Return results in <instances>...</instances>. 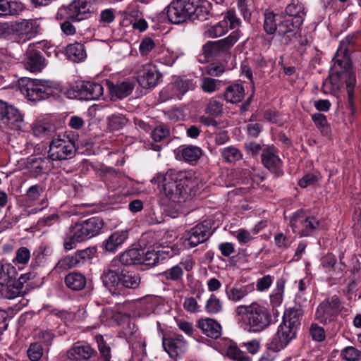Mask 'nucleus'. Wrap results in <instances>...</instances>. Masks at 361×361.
I'll return each instance as SVG.
<instances>
[{"instance_id":"nucleus-1","label":"nucleus","mask_w":361,"mask_h":361,"mask_svg":"<svg viewBox=\"0 0 361 361\" xmlns=\"http://www.w3.org/2000/svg\"><path fill=\"white\" fill-rule=\"evenodd\" d=\"M332 61L329 75L323 81L322 91L327 94L338 91L345 84L347 90L348 108L354 116L356 114L355 88L357 78L351 59L345 51L341 54L337 51Z\"/></svg>"},{"instance_id":"nucleus-2","label":"nucleus","mask_w":361,"mask_h":361,"mask_svg":"<svg viewBox=\"0 0 361 361\" xmlns=\"http://www.w3.org/2000/svg\"><path fill=\"white\" fill-rule=\"evenodd\" d=\"M212 7L207 0H172L164 12L171 23L178 25L188 20H208L212 16Z\"/></svg>"},{"instance_id":"nucleus-3","label":"nucleus","mask_w":361,"mask_h":361,"mask_svg":"<svg viewBox=\"0 0 361 361\" xmlns=\"http://www.w3.org/2000/svg\"><path fill=\"white\" fill-rule=\"evenodd\" d=\"M151 182L157 185L160 192L173 202H180V199L186 200L190 195L193 183L187 176L185 171H176L170 169L165 175L157 173Z\"/></svg>"},{"instance_id":"nucleus-4","label":"nucleus","mask_w":361,"mask_h":361,"mask_svg":"<svg viewBox=\"0 0 361 361\" xmlns=\"http://www.w3.org/2000/svg\"><path fill=\"white\" fill-rule=\"evenodd\" d=\"M301 316L300 309L290 308L286 310L276 332L267 343V349L281 351L296 339L301 324Z\"/></svg>"},{"instance_id":"nucleus-5","label":"nucleus","mask_w":361,"mask_h":361,"mask_svg":"<svg viewBox=\"0 0 361 361\" xmlns=\"http://www.w3.org/2000/svg\"><path fill=\"white\" fill-rule=\"evenodd\" d=\"M263 30L268 35L276 34L286 44L292 42L301 36L302 26L290 20L283 13L266 9L263 14Z\"/></svg>"},{"instance_id":"nucleus-6","label":"nucleus","mask_w":361,"mask_h":361,"mask_svg":"<svg viewBox=\"0 0 361 361\" xmlns=\"http://www.w3.org/2000/svg\"><path fill=\"white\" fill-rule=\"evenodd\" d=\"M94 12L91 0H73L68 6H61L56 13V19L64 20L61 23L62 32L66 35H73L76 29L72 22L87 19Z\"/></svg>"},{"instance_id":"nucleus-7","label":"nucleus","mask_w":361,"mask_h":361,"mask_svg":"<svg viewBox=\"0 0 361 361\" xmlns=\"http://www.w3.org/2000/svg\"><path fill=\"white\" fill-rule=\"evenodd\" d=\"M20 92L28 100L38 102L43 99H58L62 89L59 84L51 80L21 78L18 80Z\"/></svg>"},{"instance_id":"nucleus-8","label":"nucleus","mask_w":361,"mask_h":361,"mask_svg":"<svg viewBox=\"0 0 361 361\" xmlns=\"http://www.w3.org/2000/svg\"><path fill=\"white\" fill-rule=\"evenodd\" d=\"M99 354L85 342L78 341L67 351V357L69 361H111V350L106 343L104 337L100 335L95 336Z\"/></svg>"},{"instance_id":"nucleus-9","label":"nucleus","mask_w":361,"mask_h":361,"mask_svg":"<svg viewBox=\"0 0 361 361\" xmlns=\"http://www.w3.org/2000/svg\"><path fill=\"white\" fill-rule=\"evenodd\" d=\"M235 312L238 315H243L244 329L250 332H259L272 323L270 310L257 302L240 305Z\"/></svg>"},{"instance_id":"nucleus-10","label":"nucleus","mask_w":361,"mask_h":361,"mask_svg":"<svg viewBox=\"0 0 361 361\" xmlns=\"http://www.w3.org/2000/svg\"><path fill=\"white\" fill-rule=\"evenodd\" d=\"M240 35L241 32L237 29L225 38L207 42L202 47L204 61L220 60L226 63L231 57V49Z\"/></svg>"},{"instance_id":"nucleus-11","label":"nucleus","mask_w":361,"mask_h":361,"mask_svg":"<svg viewBox=\"0 0 361 361\" xmlns=\"http://www.w3.org/2000/svg\"><path fill=\"white\" fill-rule=\"evenodd\" d=\"M289 226L293 233L300 238L313 236L319 230L321 221L310 214V211L299 209L292 213L289 217Z\"/></svg>"},{"instance_id":"nucleus-12","label":"nucleus","mask_w":361,"mask_h":361,"mask_svg":"<svg viewBox=\"0 0 361 361\" xmlns=\"http://www.w3.org/2000/svg\"><path fill=\"white\" fill-rule=\"evenodd\" d=\"M75 151L73 142L54 138L49 144L48 157L52 161L53 167L56 166L68 172L71 170L70 167H68L70 159L74 157Z\"/></svg>"},{"instance_id":"nucleus-13","label":"nucleus","mask_w":361,"mask_h":361,"mask_svg":"<svg viewBox=\"0 0 361 361\" xmlns=\"http://www.w3.org/2000/svg\"><path fill=\"white\" fill-rule=\"evenodd\" d=\"M99 247L89 246L85 249H80L73 253L68 255L58 261L54 269L58 272H62L73 268H80L86 264L93 263L94 258H98Z\"/></svg>"},{"instance_id":"nucleus-14","label":"nucleus","mask_w":361,"mask_h":361,"mask_svg":"<svg viewBox=\"0 0 361 361\" xmlns=\"http://www.w3.org/2000/svg\"><path fill=\"white\" fill-rule=\"evenodd\" d=\"M214 225L212 219H207L186 231L181 238L184 246L192 248L206 242L214 232Z\"/></svg>"},{"instance_id":"nucleus-15","label":"nucleus","mask_w":361,"mask_h":361,"mask_svg":"<svg viewBox=\"0 0 361 361\" xmlns=\"http://www.w3.org/2000/svg\"><path fill=\"white\" fill-rule=\"evenodd\" d=\"M65 94L70 99L94 100L103 94V87L97 82L80 81L71 85Z\"/></svg>"},{"instance_id":"nucleus-16","label":"nucleus","mask_w":361,"mask_h":361,"mask_svg":"<svg viewBox=\"0 0 361 361\" xmlns=\"http://www.w3.org/2000/svg\"><path fill=\"white\" fill-rule=\"evenodd\" d=\"M341 305V301L336 295L325 298L316 309L315 319L324 325L335 322L340 312Z\"/></svg>"},{"instance_id":"nucleus-17","label":"nucleus","mask_w":361,"mask_h":361,"mask_svg":"<svg viewBox=\"0 0 361 361\" xmlns=\"http://www.w3.org/2000/svg\"><path fill=\"white\" fill-rule=\"evenodd\" d=\"M135 81L145 90H152L158 85L163 78L157 66L151 63H146L138 66L135 71Z\"/></svg>"},{"instance_id":"nucleus-18","label":"nucleus","mask_w":361,"mask_h":361,"mask_svg":"<svg viewBox=\"0 0 361 361\" xmlns=\"http://www.w3.org/2000/svg\"><path fill=\"white\" fill-rule=\"evenodd\" d=\"M147 257H149L148 250L145 251L141 247L130 246L117 255L114 260L118 261L125 268L137 265L151 267L150 259H147Z\"/></svg>"},{"instance_id":"nucleus-19","label":"nucleus","mask_w":361,"mask_h":361,"mask_svg":"<svg viewBox=\"0 0 361 361\" xmlns=\"http://www.w3.org/2000/svg\"><path fill=\"white\" fill-rule=\"evenodd\" d=\"M129 238V230H116L102 243L97 244L100 250L99 253L103 255H115Z\"/></svg>"},{"instance_id":"nucleus-20","label":"nucleus","mask_w":361,"mask_h":361,"mask_svg":"<svg viewBox=\"0 0 361 361\" xmlns=\"http://www.w3.org/2000/svg\"><path fill=\"white\" fill-rule=\"evenodd\" d=\"M0 124L11 130H20L24 125L23 116L18 109L0 100Z\"/></svg>"},{"instance_id":"nucleus-21","label":"nucleus","mask_w":361,"mask_h":361,"mask_svg":"<svg viewBox=\"0 0 361 361\" xmlns=\"http://www.w3.org/2000/svg\"><path fill=\"white\" fill-rule=\"evenodd\" d=\"M277 152L274 145H267L261 154V162L276 178H279L283 176L284 172L282 169L283 161L277 154Z\"/></svg>"},{"instance_id":"nucleus-22","label":"nucleus","mask_w":361,"mask_h":361,"mask_svg":"<svg viewBox=\"0 0 361 361\" xmlns=\"http://www.w3.org/2000/svg\"><path fill=\"white\" fill-rule=\"evenodd\" d=\"M162 345L164 350L174 360L180 358L188 350V345L181 334H174L163 336Z\"/></svg>"},{"instance_id":"nucleus-23","label":"nucleus","mask_w":361,"mask_h":361,"mask_svg":"<svg viewBox=\"0 0 361 361\" xmlns=\"http://www.w3.org/2000/svg\"><path fill=\"white\" fill-rule=\"evenodd\" d=\"M104 222L99 216H93L74 224L84 241L99 235L103 228Z\"/></svg>"},{"instance_id":"nucleus-24","label":"nucleus","mask_w":361,"mask_h":361,"mask_svg":"<svg viewBox=\"0 0 361 361\" xmlns=\"http://www.w3.org/2000/svg\"><path fill=\"white\" fill-rule=\"evenodd\" d=\"M12 31L19 36L31 39L41 33V25L37 20L23 19L11 25Z\"/></svg>"},{"instance_id":"nucleus-25","label":"nucleus","mask_w":361,"mask_h":361,"mask_svg":"<svg viewBox=\"0 0 361 361\" xmlns=\"http://www.w3.org/2000/svg\"><path fill=\"white\" fill-rule=\"evenodd\" d=\"M100 279L104 287L112 295H121L120 267L117 270L109 268L104 269Z\"/></svg>"},{"instance_id":"nucleus-26","label":"nucleus","mask_w":361,"mask_h":361,"mask_svg":"<svg viewBox=\"0 0 361 361\" xmlns=\"http://www.w3.org/2000/svg\"><path fill=\"white\" fill-rule=\"evenodd\" d=\"M126 338L133 351L145 352V340L138 332V328L134 323H129L124 330Z\"/></svg>"},{"instance_id":"nucleus-27","label":"nucleus","mask_w":361,"mask_h":361,"mask_svg":"<svg viewBox=\"0 0 361 361\" xmlns=\"http://www.w3.org/2000/svg\"><path fill=\"white\" fill-rule=\"evenodd\" d=\"M46 65V60L42 51L34 48L27 49L25 62V67L27 70L32 73L40 72Z\"/></svg>"},{"instance_id":"nucleus-28","label":"nucleus","mask_w":361,"mask_h":361,"mask_svg":"<svg viewBox=\"0 0 361 361\" xmlns=\"http://www.w3.org/2000/svg\"><path fill=\"white\" fill-rule=\"evenodd\" d=\"M282 13L290 20L302 26L307 11L303 4L298 0H292L291 3L285 8L284 13Z\"/></svg>"},{"instance_id":"nucleus-29","label":"nucleus","mask_w":361,"mask_h":361,"mask_svg":"<svg viewBox=\"0 0 361 361\" xmlns=\"http://www.w3.org/2000/svg\"><path fill=\"white\" fill-rule=\"evenodd\" d=\"M197 326L204 335L213 339H217L221 336L222 327L214 319L209 317L199 319L197 321Z\"/></svg>"},{"instance_id":"nucleus-30","label":"nucleus","mask_w":361,"mask_h":361,"mask_svg":"<svg viewBox=\"0 0 361 361\" xmlns=\"http://www.w3.org/2000/svg\"><path fill=\"white\" fill-rule=\"evenodd\" d=\"M120 277L121 295L124 293L125 289H136L140 284V274L125 267H120Z\"/></svg>"},{"instance_id":"nucleus-31","label":"nucleus","mask_w":361,"mask_h":361,"mask_svg":"<svg viewBox=\"0 0 361 361\" xmlns=\"http://www.w3.org/2000/svg\"><path fill=\"white\" fill-rule=\"evenodd\" d=\"M64 284L73 291H80L85 288L87 277L79 271H71L65 276Z\"/></svg>"},{"instance_id":"nucleus-32","label":"nucleus","mask_w":361,"mask_h":361,"mask_svg":"<svg viewBox=\"0 0 361 361\" xmlns=\"http://www.w3.org/2000/svg\"><path fill=\"white\" fill-rule=\"evenodd\" d=\"M167 88L171 92V97H176L180 99L188 90L194 88V83L192 80L178 77L168 85Z\"/></svg>"},{"instance_id":"nucleus-33","label":"nucleus","mask_w":361,"mask_h":361,"mask_svg":"<svg viewBox=\"0 0 361 361\" xmlns=\"http://www.w3.org/2000/svg\"><path fill=\"white\" fill-rule=\"evenodd\" d=\"M202 149L197 146L192 145H183L178 148V155L181 159L190 164L196 163L202 155Z\"/></svg>"},{"instance_id":"nucleus-34","label":"nucleus","mask_w":361,"mask_h":361,"mask_svg":"<svg viewBox=\"0 0 361 361\" xmlns=\"http://www.w3.org/2000/svg\"><path fill=\"white\" fill-rule=\"evenodd\" d=\"M23 288L22 281H17L15 277V279H11L9 283L0 284V295L4 298L14 299L23 293Z\"/></svg>"},{"instance_id":"nucleus-35","label":"nucleus","mask_w":361,"mask_h":361,"mask_svg":"<svg viewBox=\"0 0 361 361\" xmlns=\"http://www.w3.org/2000/svg\"><path fill=\"white\" fill-rule=\"evenodd\" d=\"M135 84V78H128L117 85L111 83L109 90L113 97L122 99L131 94Z\"/></svg>"},{"instance_id":"nucleus-36","label":"nucleus","mask_w":361,"mask_h":361,"mask_svg":"<svg viewBox=\"0 0 361 361\" xmlns=\"http://www.w3.org/2000/svg\"><path fill=\"white\" fill-rule=\"evenodd\" d=\"M25 8L19 0H0V17L16 16Z\"/></svg>"},{"instance_id":"nucleus-37","label":"nucleus","mask_w":361,"mask_h":361,"mask_svg":"<svg viewBox=\"0 0 361 361\" xmlns=\"http://www.w3.org/2000/svg\"><path fill=\"white\" fill-rule=\"evenodd\" d=\"M65 54L68 60L74 63L83 61L87 57L84 44L78 42L69 44L66 48Z\"/></svg>"},{"instance_id":"nucleus-38","label":"nucleus","mask_w":361,"mask_h":361,"mask_svg":"<svg viewBox=\"0 0 361 361\" xmlns=\"http://www.w3.org/2000/svg\"><path fill=\"white\" fill-rule=\"evenodd\" d=\"M245 94V88L242 84L233 83L226 88L224 96L227 102L236 104L242 101Z\"/></svg>"},{"instance_id":"nucleus-39","label":"nucleus","mask_w":361,"mask_h":361,"mask_svg":"<svg viewBox=\"0 0 361 361\" xmlns=\"http://www.w3.org/2000/svg\"><path fill=\"white\" fill-rule=\"evenodd\" d=\"M51 167H53L52 163L48 157L32 159L28 166L30 171L35 176L47 173L51 171Z\"/></svg>"},{"instance_id":"nucleus-40","label":"nucleus","mask_w":361,"mask_h":361,"mask_svg":"<svg viewBox=\"0 0 361 361\" xmlns=\"http://www.w3.org/2000/svg\"><path fill=\"white\" fill-rule=\"evenodd\" d=\"M174 250L171 247H163L161 250L155 251L154 250H148V255L147 259H150L151 267L161 263L166 259L173 257L175 255Z\"/></svg>"},{"instance_id":"nucleus-41","label":"nucleus","mask_w":361,"mask_h":361,"mask_svg":"<svg viewBox=\"0 0 361 361\" xmlns=\"http://www.w3.org/2000/svg\"><path fill=\"white\" fill-rule=\"evenodd\" d=\"M311 118L316 128L322 135L327 136L330 133V126L328 123L326 116L319 112L314 113L311 115Z\"/></svg>"},{"instance_id":"nucleus-42","label":"nucleus","mask_w":361,"mask_h":361,"mask_svg":"<svg viewBox=\"0 0 361 361\" xmlns=\"http://www.w3.org/2000/svg\"><path fill=\"white\" fill-rule=\"evenodd\" d=\"M78 230L75 228L74 225L71 226L69 233L67 234L63 241V247L65 250H71L76 247L77 243L84 241L82 238L79 235L80 233H78Z\"/></svg>"},{"instance_id":"nucleus-43","label":"nucleus","mask_w":361,"mask_h":361,"mask_svg":"<svg viewBox=\"0 0 361 361\" xmlns=\"http://www.w3.org/2000/svg\"><path fill=\"white\" fill-rule=\"evenodd\" d=\"M33 133L37 137L50 136L55 132L56 127L49 122L38 121L33 127Z\"/></svg>"},{"instance_id":"nucleus-44","label":"nucleus","mask_w":361,"mask_h":361,"mask_svg":"<svg viewBox=\"0 0 361 361\" xmlns=\"http://www.w3.org/2000/svg\"><path fill=\"white\" fill-rule=\"evenodd\" d=\"M183 267L177 264L167 269L159 275L166 281L179 282L183 280Z\"/></svg>"},{"instance_id":"nucleus-45","label":"nucleus","mask_w":361,"mask_h":361,"mask_svg":"<svg viewBox=\"0 0 361 361\" xmlns=\"http://www.w3.org/2000/svg\"><path fill=\"white\" fill-rule=\"evenodd\" d=\"M17 276L16 268L12 264L0 262V284L9 283L11 279H15Z\"/></svg>"},{"instance_id":"nucleus-46","label":"nucleus","mask_w":361,"mask_h":361,"mask_svg":"<svg viewBox=\"0 0 361 361\" xmlns=\"http://www.w3.org/2000/svg\"><path fill=\"white\" fill-rule=\"evenodd\" d=\"M221 154L224 160L228 163H234L243 158L242 152L233 146H228L221 149Z\"/></svg>"},{"instance_id":"nucleus-47","label":"nucleus","mask_w":361,"mask_h":361,"mask_svg":"<svg viewBox=\"0 0 361 361\" xmlns=\"http://www.w3.org/2000/svg\"><path fill=\"white\" fill-rule=\"evenodd\" d=\"M227 32V21L221 20L216 25L209 27L204 31V35L207 37L216 38L222 36Z\"/></svg>"},{"instance_id":"nucleus-48","label":"nucleus","mask_w":361,"mask_h":361,"mask_svg":"<svg viewBox=\"0 0 361 361\" xmlns=\"http://www.w3.org/2000/svg\"><path fill=\"white\" fill-rule=\"evenodd\" d=\"M108 128L113 131L122 129L128 123V119L121 114H114L107 118Z\"/></svg>"},{"instance_id":"nucleus-49","label":"nucleus","mask_w":361,"mask_h":361,"mask_svg":"<svg viewBox=\"0 0 361 361\" xmlns=\"http://www.w3.org/2000/svg\"><path fill=\"white\" fill-rule=\"evenodd\" d=\"M170 135V128L169 126L164 123H161L156 126L152 130L151 133V137L152 140L159 142L162 141L164 139L169 137Z\"/></svg>"},{"instance_id":"nucleus-50","label":"nucleus","mask_w":361,"mask_h":361,"mask_svg":"<svg viewBox=\"0 0 361 361\" xmlns=\"http://www.w3.org/2000/svg\"><path fill=\"white\" fill-rule=\"evenodd\" d=\"M45 351V348L40 342H35L30 345L27 354L31 361H39Z\"/></svg>"},{"instance_id":"nucleus-51","label":"nucleus","mask_w":361,"mask_h":361,"mask_svg":"<svg viewBox=\"0 0 361 361\" xmlns=\"http://www.w3.org/2000/svg\"><path fill=\"white\" fill-rule=\"evenodd\" d=\"M340 357L345 361H360L361 350L353 346H347L341 351Z\"/></svg>"},{"instance_id":"nucleus-52","label":"nucleus","mask_w":361,"mask_h":361,"mask_svg":"<svg viewBox=\"0 0 361 361\" xmlns=\"http://www.w3.org/2000/svg\"><path fill=\"white\" fill-rule=\"evenodd\" d=\"M284 291V284L283 282L277 281L276 287L273 293L270 294V302L272 307H279L281 305L283 300V294Z\"/></svg>"},{"instance_id":"nucleus-53","label":"nucleus","mask_w":361,"mask_h":361,"mask_svg":"<svg viewBox=\"0 0 361 361\" xmlns=\"http://www.w3.org/2000/svg\"><path fill=\"white\" fill-rule=\"evenodd\" d=\"M45 186L44 183H39L28 188L26 191V198L30 202H34L39 200L41 195L44 192Z\"/></svg>"},{"instance_id":"nucleus-54","label":"nucleus","mask_w":361,"mask_h":361,"mask_svg":"<svg viewBox=\"0 0 361 361\" xmlns=\"http://www.w3.org/2000/svg\"><path fill=\"white\" fill-rule=\"evenodd\" d=\"M56 336L51 330H41L38 334V338L42 346L45 348L46 352L49 350L52 342L55 338Z\"/></svg>"},{"instance_id":"nucleus-55","label":"nucleus","mask_w":361,"mask_h":361,"mask_svg":"<svg viewBox=\"0 0 361 361\" xmlns=\"http://www.w3.org/2000/svg\"><path fill=\"white\" fill-rule=\"evenodd\" d=\"M310 335L317 342H322L326 339L325 330L317 323H312L310 327Z\"/></svg>"},{"instance_id":"nucleus-56","label":"nucleus","mask_w":361,"mask_h":361,"mask_svg":"<svg viewBox=\"0 0 361 361\" xmlns=\"http://www.w3.org/2000/svg\"><path fill=\"white\" fill-rule=\"evenodd\" d=\"M206 311L209 314H217L222 309L221 303L214 294H212L205 305Z\"/></svg>"},{"instance_id":"nucleus-57","label":"nucleus","mask_w":361,"mask_h":361,"mask_svg":"<svg viewBox=\"0 0 361 361\" xmlns=\"http://www.w3.org/2000/svg\"><path fill=\"white\" fill-rule=\"evenodd\" d=\"M61 222L60 216L57 213L45 215L39 219L37 226L39 227L51 226L54 224H59Z\"/></svg>"},{"instance_id":"nucleus-58","label":"nucleus","mask_w":361,"mask_h":361,"mask_svg":"<svg viewBox=\"0 0 361 361\" xmlns=\"http://www.w3.org/2000/svg\"><path fill=\"white\" fill-rule=\"evenodd\" d=\"M244 149L250 157L255 158L259 154L260 152H262L264 148L261 144L251 141L244 144Z\"/></svg>"},{"instance_id":"nucleus-59","label":"nucleus","mask_w":361,"mask_h":361,"mask_svg":"<svg viewBox=\"0 0 361 361\" xmlns=\"http://www.w3.org/2000/svg\"><path fill=\"white\" fill-rule=\"evenodd\" d=\"M222 111L223 104L216 99H211L205 109V112L213 117H217L221 114Z\"/></svg>"},{"instance_id":"nucleus-60","label":"nucleus","mask_w":361,"mask_h":361,"mask_svg":"<svg viewBox=\"0 0 361 361\" xmlns=\"http://www.w3.org/2000/svg\"><path fill=\"white\" fill-rule=\"evenodd\" d=\"M337 262L336 257L331 252H328L321 259V264L325 269H329V271L335 273L336 265Z\"/></svg>"},{"instance_id":"nucleus-61","label":"nucleus","mask_w":361,"mask_h":361,"mask_svg":"<svg viewBox=\"0 0 361 361\" xmlns=\"http://www.w3.org/2000/svg\"><path fill=\"white\" fill-rule=\"evenodd\" d=\"M317 174L313 173H308L305 174L298 182V186L301 188H306L308 186L314 185L319 181Z\"/></svg>"},{"instance_id":"nucleus-62","label":"nucleus","mask_w":361,"mask_h":361,"mask_svg":"<svg viewBox=\"0 0 361 361\" xmlns=\"http://www.w3.org/2000/svg\"><path fill=\"white\" fill-rule=\"evenodd\" d=\"M274 281V276L269 274L264 275L263 277L257 279L256 283V289L262 292L269 289Z\"/></svg>"},{"instance_id":"nucleus-63","label":"nucleus","mask_w":361,"mask_h":361,"mask_svg":"<svg viewBox=\"0 0 361 361\" xmlns=\"http://www.w3.org/2000/svg\"><path fill=\"white\" fill-rule=\"evenodd\" d=\"M155 47L154 40L150 37L144 38L139 46V51L142 56H147Z\"/></svg>"},{"instance_id":"nucleus-64","label":"nucleus","mask_w":361,"mask_h":361,"mask_svg":"<svg viewBox=\"0 0 361 361\" xmlns=\"http://www.w3.org/2000/svg\"><path fill=\"white\" fill-rule=\"evenodd\" d=\"M217 82L219 81L209 77L202 79L201 87L204 92L211 93L217 90Z\"/></svg>"}]
</instances>
